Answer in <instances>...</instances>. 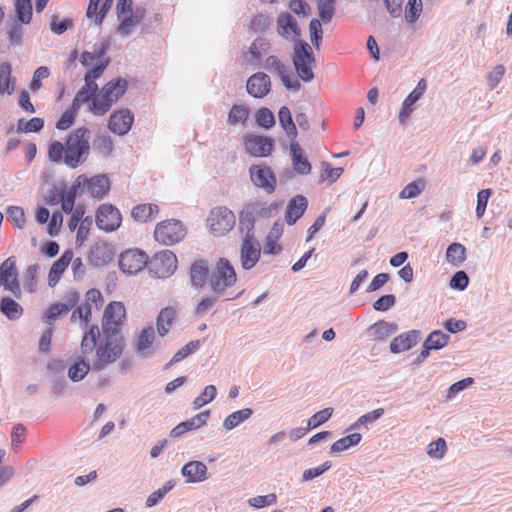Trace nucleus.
Returning <instances> with one entry per match:
<instances>
[{"label":"nucleus","instance_id":"f257e3e1","mask_svg":"<svg viewBox=\"0 0 512 512\" xmlns=\"http://www.w3.org/2000/svg\"><path fill=\"white\" fill-rule=\"evenodd\" d=\"M90 130L79 127L71 132L64 145L54 141L48 149L49 160L54 163H64L67 167L75 169L83 164L90 154Z\"/></svg>","mask_w":512,"mask_h":512},{"label":"nucleus","instance_id":"f03ea898","mask_svg":"<svg viewBox=\"0 0 512 512\" xmlns=\"http://www.w3.org/2000/svg\"><path fill=\"white\" fill-rule=\"evenodd\" d=\"M125 348V342L121 335L107 334L99 340L96 348L95 360L92 363V371L100 372L110 364L117 361Z\"/></svg>","mask_w":512,"mask_h":512},{"label":"nucleus","instance_id":"7ed1b4c3","mask_svg":"<svg viewBox=\"0 0 512 512\" xmlns=\"http://www.w3.org/2000/svg\"><path fill=\"white\" fill-rule=\"evenodd\" d=\"M128 82L123 78L109 81L93 99L89 105V111L101 116L108 112L113 105L127 90Z\"/></svg>","mask_w":512,"mask_h":512},{"label":"nucleus","instance_id":"20e7f679","mask_svg":"<svg viewBox=\"0 0 512 512\" xmlns=\"http://www.w3.org/2000/svg\"><path fill=\"white\" fill-rule=\"evenodd\" d=\"M237 280L234 267L225 258H220L215 270L209 277V285L214 295L223 296L227 288L232 287Z\"/></svg>","mask_w":512,"mask_h":512},{"label":"nucleus","instance_id":"39448f33","mask_svg":"<svg viewBox=\"0 0 512 512\" xmlns=\"http://www.w3.org/2000/svg\"><path fill=\"white\" fill-rule=\"evenodd\" d=\"M292 62L297 75L304 81L310 82L314 78L313 66L315 57L311 46L305 41H298L294 45Z\"/></svg>","mask_w":512,"mask_h":512},{"label":"nucleus","instance_id":"423d86ee","mask_svg":"<svg viewBox=\"0 0 512 512\" xmlns=\"http://www.w3.org/2000/svg\"><path fill=\"white\" fill-rule=\"evenodd\" d=\"M186 235V229L181 221L170 219L159 223L154 231V238L165 246L179 243Z\"/></svg>","mask_w":512,"mask_h":512},{"label":"nucleus","instance_id":"0eeeda50","mask_svg":"<svg viewBox=\"0 0 512 512\" xmlns=\"http://www.w3.org/2000/svg\"><path fill=\"white\" fill-rule=\"evenodd\" d=\"M235 222L236 218L234 213L225 206L212 208L207 218L210 231L215 236L227 234L234 227Z\"/></svg>","mask_w":512,"mask_h":512},{"label":"nucleus","instance_id":"6e6552de","mask_svg":"<svg viewBox=\"0 0 512 512\" xmlns=\"http://www.w3.org/2000/svg\"><path fill=\"white\" fill-rule=\"evenodd\" d=\"M150 274L156 278H167L177 269L176 255L170 250L156 253L147 264Z\"/></svg>","mask_w":512,"mask_h":512},{"label":"nucleus","instance_id":"1a4fd4ad","mask_svg":"<svg viewBox=\"0 0 512 512\" xmlns=\"http://www.w3.org/2000/svg\"><path fill=\"white\" fill-rule=\"evenodd\" d=\"M125 315L126 310L122 302L113 301L109 303L104 310L102 319L103 334L120 335V329Z\"/></svg>","mask_w":512,"mask_h":512},{"label":"nucleus","instance_id":"9d476101","mask_svg":"<svg viewBox=\"0 0 512 512\" xmlns=\"http://www.w3.org/2000/svg\"><path fill=\"white\" fill-rule=\"evenodd\" d=\"M249 175L251 182L267 194H272L276 190L277 178L268 165L264 163L251 165Z\"/></svg>","mask_w":512,"mask_h":512},{"label":"nucleus","instance_id":"9b49d317","mask_svg":"<svg viewBox=\"0 0 512 512\" xmlns=\"http://www.w3.org/2000/svg\"><path fill=\"white\" fill-rule=\"evenodd\" d=\"M147 264L148 256L138 249L127 250L121 253L119 258L121 271L128 275H134L140 272Z\"/></svg>","mask_w":512,"mask_h":512},{"label":"nucleus","instance_id":"f8f14e48","mask_svg":"<svg viewBox=\"0 0 512 512\" xmlns=\"http://www.w3.org/2000/svg\"><path fill=\"white\" fill-rule=\"evenodd\" d=\"M245 151L254 157H267L274 147V140L270 137L249 134L244 138Z\"/></svg>","mask_w":512,"mask_h":512},{"label":"nucleus","instance_id":"ddd939ff","mask_svg":"<svg viewBox=\"0 0 512 512\" xmlns=\"http://www.w3.org/2000/svg\"><path fill=\"white\" fill-rule=\"evenodd\" d=\"M121 214L119 210L110 204H103L98 208L96 215V224L99 229L105 231H114L121 224Z\"/></svg>","mask_w":512,"mask_h":512},{"label":"nucleus","instance_id":"4468645a","mask_svg":"<svg viewBox=\"0 0 512 512\" xmlns=\"http://www.w3.org/2000/svg\"><path fill=\"white\" fill-rule=\"evenodd\" d=\"M261 247L255 238H243L240 248V262L245 270H250L259 261Z\"/></svg>","mask_w":512,"mask_h":512},{"label":"nucleus","instance_id":"2eb2a0df","mask_svg":"<svg viewBox=\"0 0 512 512\" xmlns=\"http://www.w3.org/2000/svg\"><path fill=\"white\" fill-rule=\"evenodd\" d=\"M278 34L290 41L298 42L301 36V29L296 19L289 13H280L277 17Z\"/></svg>","mask_w":512,"mask_h":512},{"label":"nucleus","instance_id":"dca6fc26","mask_svg":"<svg viewBox=\"0 0 512 512\" xmlns=\"http://www.w3.org/2000/svg\"><path fill=\"white\" fill-rule=\"evenodd\" d=\"M155 338L153 326H147L140 332L135 343V350L140 357L148 359L155 354Z\"/></svg>","mask_w":512,"mask_h":512},{"label":"nucleus","instance_id":"f3484780","mask_svg":"<svg viewBox=\"0 0 512 512\" xmlns=\"http://www.w3.org/2000/svg\"><path fill=\"white\" fill-rule=\"evenodd\" d=\"M133 121V114L128 109H122L111 114L108 127L114 134L125 135L131 129Z\"/></svg>","mask_w":512,"mask_h":512},{"label":"nucleus","instance_id":"a211bd4d","mask_svg":"<svg viewBox=\"0 0 512 512\" xmlns=\"http://www.w3.org/2000/svg\"><path fill=\"white\" fill-rule=\"evenodd\" d=\"M246 89L252 97L263 98L271 89L270 77L264 72H257L247 80Z\"/></svg>","mask_w":512,"mask_h":512},{"label":"nucleus","instance_id":"6ab92c4d","mask_svg":"<svg viewBox=\"0 0 512 512\" xmlns=\"http://www.w3.org/2000/svg\"><path fill=\"white\" fill-rule=\"evenodd\" d=\"M210 418V411H203L191 419L183 421L176 425L171 431L170 436L173 438H178L185 434L188 431L197 430L207 424L208 419Z\"/></svg>","mask_w":512,"mask_h":512},{"label":"nucleus","instance_id":"aec40b11","mask_svg":"<svg viewBox=\"0 0 512 512\" xmlns=\"http://www.w3.org/2000/svg\"><path fill=\"white\" fill-rule=\"evenodd\" d=\"M181 475L187 483H200L208 479V468L202 461L193 460L181 469Z\"/></svg>","mask_w":512,"mask_h":512},{"label":"nucleus","instance_id":"412c9836","mask_svg":"<svg viewBox=\"0 0 512 512\" xmlns=\"http://www.w3.org/2000/svg\"><path fill=\"white\" fill-rule=\"evenodd\" d=\"M289 150L294 171L300 175H308L312 167L299 143L291 141Z\"/></svg>","mask_w":512,"mask_h":512},{"label":"nucleus","instance_id":"4be33fe9","mask_svg":"<svg viewBox=\"0 0 512 512\" xmlns=\"http://www.w3.org/2000/svg\"><path fill=\"white\" fill-rule=\"evenodd\" d=\"M208 263L205 260H196L191 264L189 271V282L191 286L200 291L206 284L208 279Z\"/></svg>","mask_w":512,"mask_h":512},{"label":"nucleus","instance_id":"5701e85b","mask_svg":"<svg viewBox=\"0 0 512 512\" xmlns=\"http://www.w3.org/2000/svg\"><path fill=\"white\" fill-rule=\"evenodd\" d=\"M420 339L418 330H410L395 337L390 343V351L394 354L407 351L415 346Z\"/></svg>","mask_w":512,"mask_h":512},{"label":"nucleus","instance_id":"b1692460","mask_svg":"<svg viewBox=\"0 0 512 512\" xmlns=\"http://www.w3.org/2000/svg\"><path fill=\"white\" fill-rule=\"evenodd\" d=\"M100 340V329L97 325H91L88 327V331H86L82 337L81 345H80V358L86 359L87 356L92 354L94 351L96 352V348L98 346Z\"/></svg>","mask_w":512,"mask_h":512},{"label":"nucleus","instance_id":"393cba45","mask_svg":"<svg viewBox=\"0 0 512 512\" xmlns=\"http://www.w3.org/2000/svg\"><path fill=\"white\" fill-rule=\"evenodd\" d=\"M308 206L307 198L303 195L293 197L287 205L285 219L289 225L296 223L302 217Z\"/></svg>","mask_w":512,"mask_h":512},{"label":"nucleus","instance_id":"a878e982","mask_svg":"<svg viewBox=\"0 0 512 512\" xmlns=\"http://www.w3.org/2000/svg\"><path fill=\"white\" fill-rule=\"evenodd\" d=\"M16 77L12 74L9 62L0 63V95H12L16 90Z\"/></svg>","mask_w":512,"mask_h":512},{"label":"nucleus","instance_id":"bb28decb","mask_svg":"<svg viewBox=\"0 0 512 512\" xmlns=\"http://www.w3.org/2000/svg\"><path fill=\"white\" fill-rule=\"evenodd\" d=\"M282 201H273L271 203L262 202V201H254L247 206L252 211V213L258 218L267 219L275 216L279 209L282 207Z\"/></svg>","mask_w":512,"mask_h":512},{"label":"nucleus","instance_id":"cd10ccee","mask_svg":"<svg viewBox=\"0 0 512 512\" xmlns=\"http://www.w3.org/2000/svg\"><path fill=\"white\" fill-rule=\"evenodd\" d=\"M72 259L73 252L71 250H66L61 257L53 263L48 276V283L51 287H54L59 282L63 272L66 270Z\"/></svg>","mask_w":512,"mask_h":512},{"label":"nucleus","instance_id":"c85d7f7f","mask_svg":"<svg viewBox=\"0 0 512 512\" xmlns=\"http://www.w3.org/2000/svg\"><path fill=\"white\" fill-rule=\"evenodd\" d=\"M398 325L394 322L379 320L369 327V335L375 340L385 341L391 335L396 333Z\"/></svg>","mask_w":512,"mask_h":512},{"label":"nucleus","instance_id":"c756f323","mask_svg":"<svg viewBox=\"0 0 512 512\" xmlns=\"http://www.w3.org/2000/svg\"><path fill=\"white\" fill-rule=\"evenodd\" d=\"M257 217L246 205L239 214V229L243 238H255L254 225Z\"/></svg>","mask_w":512,"mask_h":512},{"label":"nucleus","instance_id":"7c9ffc66","mask_svg":"<svg viewBox=\"0 0 512 512\" xmlns=\"http://www.w3.org/2000/svg\"><path fill=\"white\" fill-rule=\"evenodd\" d=\"M86 187L92 197L101 198L109 190V179L105 175L94 176L86 180Z\"/></svg>","mask_w":512,"mask_h":512},{"label":"nucleus","instance_id":"2f4dec72","mask_svg":"<svg viewBox=\"0 0 512 512\" xmlns=\"http://www.w3.org/2000/svg\"><path fill=\"white\" fill-rule=\"evenodd\" d=\"M144 17V10L137 9L135 12L130 13L118 19L120 25L118 26L117 32L121 35L128 36L132 33L135 26L141 22Z\"/></svg>","mask_w":512,"mask_h":512},{"label":"nucleus","instance_id":"473e14b6","mask_svg":"<svg viewBox=\"0 0 512 512\" xmlns=\"http://www.w3.org/2000/svg\"><path fill=\"white\" fill-rule=\"evenodd\" d=\"M278 119L280 126L284 129L287 136L294 141L297 137V128L293 121L290 109L286 106H282L278 111Z\"/></svg>","mask_w":512,"mask_h":512},{"label":"nucleus","instance_id":"72a5a7b5","mask_svg":"<svg viewBox=\"0 0 512 512\" xmlns=\"http://www.w3.org/2000/svg\"><path fill=\"white\" fill-rule=\"evenodd\" d=\"M89 258L94 265L103 266L111 260L112 253L108 245L97 243L92 247Z\"/></svg>","mask_w":512,"mask_h":512},{"label":"nucleus","instance_id":"f704fd0d","mask_svg":"<svg viewBox=\"0 0 512 512\" xmlns=\"http://www.w3.org/2000/svg\"><path fill=\"white\" fill-rule=\"evenodd\" d=\"M92 87L85 85L77 92L75 95L72 107L74 110H79L83 104L92 103L93 99L97 96L96 92L98 91V85H91Z\"/></svg>","mask_w":512,"mask_h":512},{"label":"nucleus","instance_id":"c9c22d12","mask_svg":"<svg viewBox=\"0 0 512 512\" xmlns=\"http://www.w3.org/2000/svg\"><path fill=\"white\" fill-rule=\"evenodd\" d=\"M175 316L176 310L173 307H165L160 311L157 317V331L160 336L163 337L169 332Z\"/></svg>","mask_w":512,"mask_h":512},{"label":"nucleus","instance_id":"e433bc0d","mask_svg":"<svg viewBox=\"0 0 512 512\" xmlns=\"http://www.w3.org/2000/svg\"><path fill=\"white\" fill-rule=\"evenodd\" d=\"M0 311L9 320H17L23 314L22 306L10 297L1 298Z\"/></svg>","mask_w":512,"mask_h":512},{"label":"nucleus","instance_id":"4c0bfd02","mask_svg":"<svg viewBox=\"0 0 512 512\" xmlns=\"http://www.w3.org/2000/svg\"><path fill=\"white\" fill-rule=\"evenodd\" d=\"M253 414L251 408H244L241 410H237L231 414H229L223 421V428L226 431H231L237 426H239L242 422L248 420Z\"/></svg>","mask_w":512,"mask_h":512},{"label":"nucleus","instance_id":"58836bf2","mask_svg":"<svg viewBox=\"0 0 512 512\" xmlns=\"http://www.w3.org/2000/svg\"><path fill=\"white\" fill-rule=\"evenodd\" d=\"M159 211L155 204H139L131 211L133 219L139 223H146Z\"/></svg>","mask_w":512,"mask_h":512},{"label":"nucleus","instance_id":"ea45409f","mask_svg":"<svg viewBox=\"0 0 512 512\" xmlns=\"http://www.w3.org/2000/svg\"><path fill=\"white\" fill-rule=\"evenodd\" d=\"M466 259V248L458 242L450 244L446 250V261L459 267Z\"/></svg>","mask_w":512,"mask_h":512},{"label":"nucleus","instance_id":"a19ab883","mask_svg":"<svg viewBox=\"0 0 512 512\" xmlns=\"http://www.w3.org/2000/svg\"><path fill=\"white\" fill-rule=\"evenodd\" d=\"M90 370H92V364H89L86 359L79 357L69 368L68 377L73 382H79L85 378Z\"/></svg>","mask_w":512,"mask_h":512},{"label":"nucleus","instance_id":"79ce46f5","mask_svg":"<svg viewBox=\"0 0 512 512\" xmlns=\"http://www.w3.org/2000/svg\"><path fill=\"white\" fill-rule=\"evenodd\" d=\"M450 336L441 330L432 331L423 343V348L439 350L449 342Z\"/></svg>","mask_w":512,"mask_h":512},{"label":"nucleus","instance_id":"37998d69","mask_svg":"<svg viewBox=\"0 0 512 512\" xmlns=\"http://www.w3.org/2000/svg\"><path fill=\"white\" fill-rule=\"evenodd\" d=\"M362 439V436L360 433H352L345 437H342L335 441L330 448V452L335 453H341L351 447H354L360 443Z\"/></svg>","mask_w":512,"mask_h":512},{"label":"nucleus","instance_id":"c03bdc74","mask_svg":"<svg viewBox=\"0 0 512 512\" xmlns=\"http://www.w3.org/2000/svg\"><path fill=\"white\" fill-rule=\"evenodd\" d=\"M249 117V110L245 105L235 104L228 113L227 122L230 125H244Z\"/></svg>","mask_w":512,"mask_h":512},{"label":"nucleus","instance_id":"a18cd8bd","mask_svg":"<svg viewBox=\"0 0 512 512\" xmlns=\"http://www.w3.org/2000/svg\"><path fill=\"white\" fill-rule=\"evenodd\" d=\"M200 347V340H193L187 343L184 347L178 350L172 359L166 364V369L171 365L176 364L183 359L187 358L189 355L195 353Z\"/></svg>","mask_w":512,"mask_h":512},{"label":"nucleus","instance_id":"49530a36","mask_svg":"<svg viewBox=\"0 0 512 512\" xmlns=\"http://www.w3.org/2000/svg\"><path fill=\"white\" fill-rule=\"evenodd\" d=\"M15 12L17 20L22 24H28L32 18L31 0H16Z\"/></svg>","mask_w":512,"mask_h":512},{"label":"nucleus","instance_id":"de8ad7c7","mask_svg":"<svg viewBox=\"0 0 512 512\" xmlns=\"http://www.w3.org/2000/svg\"><path fill=\"white\" fill-rule=\"evenodd\" d=\"M109 63L110 59L105 58L103 61L97 63L92 69H90L85 74L84 82L87 84V86L92 87L91 85H97L96 79L102 76Z\"/></svg>","mask_w":512,"mask_h":512},{"label":"nucleus","instance_id":"09e8293b","mask_svg":"<svg viewBox=\"0 0 512 512\" xmlns=\"http://www.w3.org/2000/svg\"><path fill=\"white\" fill-rule=\"evenodd\" d=\"M18 277L16 257H8L0 266V283Z\"/></svg>","mask_w":512,"mask_h":512},{"label":"nucleus","instance_id":"8fccbe9b","mask_svg":"<svg viewBox=\"0 0 512 512\" xmlns=\"http://www.w3.org/2000/svg\"><path fill=\"white\" fill-rule=\"evenodd\" d=\"M217 396V388L214 385H208L204 388L203 392L194 399V409H200L204 405L212 402Z\"/></svg>","mask_w":512,"mask_h":512},{"label":"nucleus","instance_id":"3c124183","mask_svg":"<svg viewBox=\"0 0 512 512\" xmlns=\"http://www.w3.org/2000/svg\"><path fill=\"white\" fill-rule=\"evenodd\" d=\"M317 7L321 21L329 23L335 13V0H318Z\"/></svg>","mask_w":512,"mask_h":512},{"label":"nucleus","instance_id":"603ef678","mask_svg":"<svg viewBox=\"0 0 512 512\" xmlns=\"http://www.w3.org/2000/svg\"><path fill=\"white\" fill-rule=\"evenodd\" d=\"M425 187L422 179L407 184L399 193L400 199H411L419 196Z\"/></svg>","mask_w":512,"mask_h":512},{"label":"nucleus","instance_id":"864d4df0","mask_svg":"<svg viewBox=\"0 0 512 512\" xmlns=\"http://www.w3.org/2000/svg\"><path fill=\"white\" fill-rule=\"evenodd\" d=\"M384 414L383 408L375 409L371 412H368L362 416H360L355 423H353L348 430L359 429L363 425L372 424L376 420H378Z\"/></svg>","mask_w":512,"mask_h":512},{"label":"nucleus","instance_id":"5fc2aeb1","mask_svg":"<svg viewBox=\"0 0 512 512\" xmlns=\"http://www.w3.org/2000/svg\"><path fill=\"white\" fill-rule=\"evenodd\" d=\"M333 414V408H324L312 415L307 422L308 429H315L327 422Z\"/></svg>","mask_w":512,"mask_h":512},{"label":"nucleus","instance_id":"6e6d98bb","mask_svg":"<svg viewBox=\"0 0 512 512\" xmlns=\"http://www.w3.org/2000/svg\"><path fill=\"white\" fill-rule=\"evenodd\" d=\"M422 11V0H407L405 7V19L408 23H414Z\"/></svg>","mask_w":512,"mask_h":512},{"label":"nucleus","instance_id":"4d7b16f0","mask_svg":"<svg viewBox=\"0 0 512 512\" xmlns=\"http://www.w3.org/2000/svg\"><path fill=\"white\" fill-rule=\"evenodd\" d=\"M447 451L446 441L443 438H438L436 441H432L427 446V454L433 458L440 460L444 457Z\"/></svg>","mask_w":512,"mask_h":512},{"label":"nucleus","instance_id":"13d9d810","mask_svg":"<svg viewBox=\"0 0 512 512\" xmlns=\"http://www.w3.org/2000/svg\"><path fill=\"white\" fill-rule=\"evenodd\" d=\"M256 123L265 128L270 129L275 125V117L273 113L265 107L260 108L255 114Z\"/></svg>","mask_w":512,"mask_h":512},{"label":"nucleus","instance_id":"bf43d9fd","mask_svg":"<svg viewBox=\"0 0 512 512\" xmlns=\"http://www.w3.org/2000/svg\"><path fill=\"white\" fill-rule=\"evenodd\" d=\"M310 39L316 49L320 48L323 37V29L320 20L312 19L309 23Z\"/></svg>","mask_w":512,"mask_h":512},{"label":"nucleus","instance_id":"052dcab7","mask_svg":"<svg viewBox=\"0 0 512 512\" xmlns=\"http://www.w3.org/2000/svg\"><path fill=\"white\" fill-rule=\"evenodd\" d=\"M66 313H68V308L66 305H62V303L52 304L45 313L44 321L51 327L53 321H55L62 314Z\"/></svg>","mask_w":512,"mask_h":512},{"label":"nucleus","instance_id":"680f3d73","mask_svg":"<svg viewBox=\"0 0 512 512\" xmlns=\"http://www.w3.org/2000/svg\"><path fill=\"white\" fill-rule=\"evenodd\" d=\"M94 145L97 151L103 156L109 155L113 150L112 139L106 134L98 135L94 141Z\"/></svg>","mask_w":512,"mask_h":512},{"label":"nucleus","instance_id":"e2e57ef3","mask_svg":"<svg viewBox=\"0 0 512 512\" xmlns=\"http://www.w3.org/2000/svg\"><path fill=\"white\" fill-rule=\"evenodd\" d=\"M264 68L277 76H283L288 69L277 56L271 55L265 60Z\"/></svg>","mask_w":512,"mask_h":512},{"label":"nucleus","instance_id":"0e129e2a","mask_svg":"<svg viewBox=\"0 0 512 512\" xmlns=\"http://www.w3.org/2000/svg\"><path fill=\"white\" fill-rule=\"evenodd\" d=\"M420 99V97L411 92L403 101L402 109L399 113V121L400 123H404L405 120L409 117L412 112V106Z\"/></svg>","mask_w":512,"mask_h":512},{"label":"nucleus","instance_id":"69168bd1","mask_svg":"<svg viewBox=\"0 0 512 512\" xmlns=\"http://www.w3.org/2000/svg\"><path fill=\"white\" fill-rule=\"evenodd\" d=\"M277 502V496L275 493H270L263 496L252 497L248 500V504L256 509L263 508L265 506L273 505Z\"/></svg>","mask_w":512,"mask_h":512},{"label":"nucleus","instance_id":"338daca9","mask_svg":"<svg viewBox=\"0 0 512 512\" xmlns=\"http://www.w3.org/2000/svg\"><path fill=\"white\" fill-rule=\"evenodd\" d=\"M6 212L7 218L11 220L17 228H23L25 223V213L21 207L8 206Z\"/></svg>","mask_w":512,"mask_h":512},{"label":"nucleus","instance_id":"774afa93","mask_svg":"<svg viewBox=\"0 0 512 512\" xmlns=\"http://www.w3.org/2000/svg\"><path fill=\"white\" fill-rule=\"evenodd\" d=\"M43 126V119L35 117L26 122L20 120L18 124V130L26 133L39 132L43 128Z\"/></svg>","mask_w":512,"mask_h":512}]
</instances>
